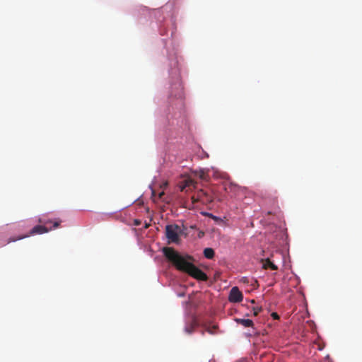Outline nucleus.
Returning a JSON list of instances; mask_svg holds the SVG:
<instances>
[{"label":"nucleus","mask_w":362,"mask_h":362,"mask_svg":"<svg viewBox=\"0 0 362 362\" xmlns=\"http://www.w3.org/2000/svg\"><path fill=\"white\" fill-rule=\"evenodd\" d=\"M163 252L166 259L179 271L187 273L199 281H206L207 275L193 264V257L182 255L173 247H164Z\"/></svg>","instance_id":"f257e3e1"},{"label":"nucleus","mask_w":362,"mask_h":362,"mask_svg":"<svg viewBox=\"0 0 362 362\" xmlns=\"http://www.w3.org/2000/svg\"><path fill=\"white\" fill-rule=\"evenodd\" d=\"M38 222L42 225L35 226L32 228L28 235L18 236L17 238H11L8 240L7 243H10L11 242H15L16 240H19L23 239L25 238L28 237L29 235H33L35 234H42L49 232V230L54 229L61 223V220L55 219V220H46L43 217H41L38 219Z\"/></svg>","instance_id":"f03ea898"},{"label":"nucleus","mask_w":362,"mask_h":362,"mask_svg":"<svg viewBox=\"0 0 362 362\" xmlns=\"http://www.w3.org/2000/svg\"><path fill=\"white\" fill-rule=\"evenodd\" d=\"M182 233L180 227L177 224L167 225L165 226V235L168 243H178L180 242V235Z\"/></svg>","instance_id":"7ed1b4c3"},{"label":"nucleus","mask_w":362,"mask_h":362,"mask_svg":"<svg viewBox=\"0 0 362 362\" xmlns=\"http://www.w3.org/2000/svg\"><path fill=\"white\" fill-rule=\"evenodd\" d=\"M243 296L239 288L236 286L233 287L229 294V301L231 303H240L243 300Z\"/></svg>","instance_id":"20e7f679"},{"label":"nucleus","mask_w":362,"mask_h":362,"mask_svg":"<svg viewBox=\"0 0 362 362\" xmlns=\"http://www.w3.org/2000/svg\"><path fill=\"white\" fill-rule=\"evenodd\" d=\"M263 268L264 269H270L272 270L278 269V267L274 264L269 258L263 261Z\"/></svg>","instance_id":"39448f33"},{"label":"nucleus","mask_w":362,"mask_h":362,"mask_svg":"<svg viewBox=\"0 0 362 362\" xmlns=\"http://www.w3.org/2000/svg\"><path fill=\"white\" fill-rule=\"evenodd\" d=\"M235 321L237 323L242 325L245 327H253V325H254L252 320H251L250 319L237 318V319H235Z\"/></svg>","instance_id":"423d86ee"},{"label":"nucleus","mask_w":362,"mask_h":362,"mask_svg":"<svg viewBox=\"0 0 362 362\" xmlns=\"http://www.w3.org/2000/svg\"><path fill=\"white\" fill-rule=\"evenodd\" d=\"M197 327V322L195 320H192L189 324H187L185 328V331L187 334H192L194 332V328Z\"/></svg>","instance_id":"0eeeda50"},{"label":"nucleus","mask_w":362,"mask_h":362,"mask_svg":"<svg viewBox=\"0 0 362 362\" xmlns=\"http://www.w3.org/2000/svg\"><path fill=\"white\" fill-rule=\"evenodd\" d=\"M204 255L206 258L211 259L215 255L214 250L212 248L207 247L204 250Z\"/></svg>","instance_id":"6e6552de"},{"label":"nucleus","mask_w":362,"mask_h":362,"mask_svg":"<svg viewBox=\"0 0 362 362\" xmlns=\"http://www.w3.org/2000/svg\"><path fill=\"white\" fill-rule=\"evenodd\" d=\"M194 185V181L192 179H187L184 180L182 184L180 185L181 191H183L186 187H190Z\"/></svg>","instance_id":"1a4fd4ad"},{"label":"nucleus","mask_w":362,"mask_h":362,"mask_svg":"<svg viewBox=\"0 0 362 362\" xmlns=\"http://www.w3.org/2000/svg\"><path fill=\"white\" fill-rule=\"evenodd\" d=\"M262 310V308L261 307H257V308H253V315L255 316H257L259 312Z\"/></svg>","instance_id":"9d476101"},{"label":"nucleus","mask_w":362,"mask_h":362,"mask_svg":"<svg viewBox=\"0 0 362 362\" xmlns=\"http://www.w3.org/2000/svg\"><path fill=\"white\" fill-rule=\"evenodd\" d=\"M217 328V326L214 325L212 327V328H209L207 329V332L211 334H214L215 332H214V329H216Z\"/></svg>","instance_id":"9b49d317"},{"label":"nucleus","mask_w":362,"mask_h":362,"mask_svg":"<svg viewBox=\"0 0 362 362\" xmlns=\"http://www.w3.org/2000/svg\"><path fill=\"white\" fill-rule=\"evenodd\" d=\"M271 316L273 317V319L274 320H279V315L276 313H272L271 314Z\"/></svg>","instance_id":"f8f14e48"},{"label":"nucleus","mask_w":362,"mask_h":362,"mask_svg":"<svg viewBox=\"0 0 362 362\" xmlns=\"http://www.w3.org/2000/svg\"><path fill=\"white\" fill-rule=\"evenodd\" d=\"M199 176L201 179H205V176H206L205 173L204 171L200 172Z\"/></svg>","instance_id":"ddd939ff"},{"label":"nucleus","mask_w":362,"mask_h":362,"mask_svg":"<svg viewBox=\"0 0 362 362\" xmlns=\"http://www.w3.org/2000/svg\"><path fill=\"white\" fill-rule=\"evenodd\" d=\"M165 194L164 192H161L158 194V199H163V196Z\"/></svg>","instance_id":"4468645a"},{"label":"nucleus","mask_w":362,"mask_h":362,"mask_svg":"<svg viewBox=\"0 0 362 362\" xmlns=\"http://www.w3.org/2000/svg\"><path fill=\"white\" fill-rule=\"evenodd\" d=\"M152 197H153V201L156 202V192L154 190L152 191Z\"/></svg>","instance_id":"2eb2a0df"},{"label":"nucleus","mask_w":362,"mask_h":362,"mask_svg":"<svg viewBox=\"0 0 362 362\" xmlns=\"http://www.w3.org/2000/svg\"><path fill=\"white\" fill-rule=\"evenodd\" d=\"M204 233L203 231H200V232L199 233L198 236H199V238H202V237H203V236H204Z\"/></svg>","instance_id":"dca6fc26"},{"label":"nucleus","mask_w":362,"mask_h":362,"mask_svg":"<svg viewBox=\"0 0 362 362\" xmlns=\"http://www.w3.org/2000/svg\"><path fill=\"white\" fill-rule=\"evenodd\" d=\"M139 224H140V221H139L136 220V221H135V225H136V226H139Z\"/></svg>","instance_id":"f3484780"},{"label":"nucleus","mask_w":362,"mask_h":362,"mask_svg":"<svg viewBox=\"0 0 362 362\" xmlns=\"http://www.w3.org/2000/svg\"><path fill=\"white\" fill-rule=\"evenodd\" d=\"M167 185H168V183H167V182H165V183H164V184H163V186H161V187H165Z\"/></svg>","instance_id":"a211bd4d"}]
</instances>
